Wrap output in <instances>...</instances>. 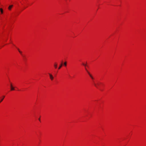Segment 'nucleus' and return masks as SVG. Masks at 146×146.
<instances>
[{
	"instance_id": "nucleus-1",
	"label": "nucleus",
	"mask_w": 146,
	"mask_h": 146,
	"mask_svg": "<svg viewBox=\"0 0 146 146\" xmlns=\"http://www.w3.org/2000/svg\"><path fill=\"white\" fill-rule=\"evenodd\" d=\"M48 74L49 75L50 78L51 79V80H53L54 79V77L50 73H48Z\"/></svg>"
},
{
	"instance_id": "nucleus-2",
	"label": "nucleus",
	"mask_w": 146,
	"mask_h": 146,
	"mask_svg": "<svg viewBox=\"0 0 146 146\" xmlns=\"http://www.w3.org/2000/svg\"><path fill=\"white\" fill-rule=\"evenodd\" d=\"M85 70H86V71L88 73V74H89V76H90L91 77V78L92 79H94V78H93V77L90 74V72L88 71V70H87V69H86V68L85 67Z\"/></svg>"
},
{
	"instance_id": "nucleus-3",
	"label": "nucleus",
	"mask_w": 146,
	"mask_h": 146,
	"mask_svg": "<svg viewBox=\"0 0 146 146\" xmlns=\"http://www.w3.org/2000/svg\"><path fill=\"white\" fill-rule=\"evenodd\" d=\"M95 86L97 88H98V86L99 85V84L97 83L96 84L95 83L94 84Z\"/></svg>"
},
{
	"instance_id": "nucleus-4",
	"label": "nucleus",
	"mask_w": 146,
	"mask_h": 146,
	"mask_svg": "<svg viewBox=\"0 0 146 146\" xmlns=\"http://www.w3.org/2000/svg\"><path fill=\"white\" fill-rule=\"evenodd\" d=\"M13 7V5H10L8 7V9L9 10H10Z\"/></svg>"
},
{
	"instance_id": "nucleus-5",
	"label": "nucleus",
	"mask_w": 146,
	"mask_h": 146,
	"mask_svg": "<svg viewBox=\"0 0 146 146\" xmlns=\"http://www.w3.org/2000/svg\"><path fill=\"white\" fill-rule=\"evenodd\" d=\"M57 64L56 63H55L54 64V66L55 68H57Z\"/></svg>"
},
{
	"instance_id": "nucleus-6",
	"label": "nucleus",
	"mask_w": 146,
	"mask_h": 146,
	"mask_svg": "<svg viewBox=\"0 0 146 146\" xmlns=\"http://www.w3.org/2000/svg\"><path fill=\"white\" fill-rule=\"evenodd\" d=\"M0 11L1 13V14H2L3 13V10L2 8H0Z\"/></svg>"
},
{
	"instance_id": "nucleus-7",
	"label": "nucleus",
	"mask_w": 146,
	"mask_h": 146,
	"mask_svg": "<svg viewBox=\"0 0 146 146\" xmlns=\"http://www.w3.org/2000/svg\"><path fill=\"white\" fill-rule=\"evenodd\" d=\"M3 98L1 100H0V103L3 101L4 98L5 97V96H3Z\"/></svg>"
},
{
	"instance_id": "nucleus-8",
	"label": "nucleus",
	"mask_w": 146,
	"mask_h": 146,
	"mask_svg": "<svg viewBox=\"0 0 146 146\" xmlns=\"http://www.w3.org/2000/svg\"><path fill=\"white\" fill-rule=\"evenodd\" d=\"M62 64H60V66H59V68H58V69H60L62 67Z\"/></svg>"
},
{
	"instance_id": "nucleus-9",
	"label": "nucleus",
	"mask_w": 146,
	"mask_h": 146,
	"mask_svg": "<svg viewBox=\"0 0 146 146\" xmlns=\"http://www.w3.org/2000/svg\"><path fill=\"white\" fill-rule=\"evenodd\" d=\"M11 90L12 91V90H14V88L13 87V86L11 87Z\"/></svg>"
},
{
	"instance_id": "nucleus-10",
	"label": "nucleus",
	"mask_w": 146,
	"mask_h": 146,
	"mask_svg": "<svg viewBox=\"0 0 146 146\" xmlns=\"http://www.w3.org/2000/svg\"><path fill=\"white\" fill-rule=\"evenodd\" d=\"M18 50L19 52H20V53L22 55V52L21 51H20V50H19V48H18L17 49Z\"/></svg>"
},
{
	"instance_id": "nucleus-11",
	"label": "nucleus",
	"mask_w": 146,
	"mask_h": 146,
	"mask_svg": "<svg viewBox=\"0 0 146 146\" xmlns=\"http://www.w3.org/2000/svg\"><path fill=\"white\" fill-rule=\"evenodd\" d=\"M64 66H66V62H65L64 63Z\"/></svg>"
},
{
	"instance_id": "nucleus-12",
	"label": "nucleus",
	"mask_w": 146,
	"mask_h": 146,
	"mask_svg": "<svg viewBox=\"0 0 146 146\" xmlns=\"http://www.w3.org/2000/svg\"><path fill=\"white\" fill-rule=\"evenodd\" d=\"M82 65H84V66L85 67L86 66V64H84V63H82Z\"/></svg>"
},
{
	"instance_id": "nucleus-13",
	"label": "nucleus",
	"mask_w": 146,
	"mask_h": 146,
	"mask_svg": "<svg viewBox=\"0 0 146 146\" xmlns=\"http://www.w3.org/2000/svg\"><path fill=\"white\" fill-rule=\"evenodd\" d=\"M10 86H11V87L13 86H12V84L11 83V84H10Z\"/></svg>"
},
{
	"instance_id": "nucleus-14",
	"label": "nucleus",
	"mask_w": 146,
	"mask_h": 146,
	"mask_svg": "<svg viewBox=\"0 0 146 146\" xmlns=\"http://www.w3.org/2000/svg\"><path fill=\"white\" fill-rule=\"evenodd\" d=\"M38 119H39V121H40V118H39Z\"/></svg>"
}]
</instances>
